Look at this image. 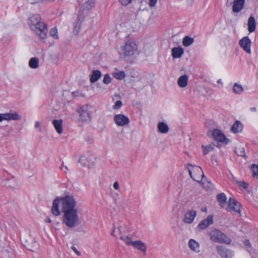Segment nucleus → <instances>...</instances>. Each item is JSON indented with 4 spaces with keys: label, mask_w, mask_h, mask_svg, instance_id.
Wrapping results in <instances>:
<instances>
[{
    "label": "nucleus",
    "mask_w": 258,
    "mask_h": 258,
    "mask_svg": "<svg viewBox=\"0 0 258 258\" xmlns=\"http://www.w3.org/2000/svg\"><path fill=\"white\" fill-rule=\"evenodd\" d=\"M188 170L190 177L195 181L200 182L204 176L202 169L199 166H193L189 164Z\"/></svg>",
    "instance_id": "nucleus-6"
},
{
    "label": "nucleus",
    "mask_w": 258,
    "mask_h": 258,
    "mask_svg": "<svg viewBox=\"0 0 258 258\" xmlns=\"http://www.w3.org/2000/svg\"><path fill=\"white\" fill-rule=\"evenodd\" d=\"M113 186L115 189H118L119 187L118 182L117 181H115L113 183Z\"/></svg>",
    "instance_id": "nucleus-45"
},
{
    "label": "nucleus",
    "mask_w": 258,
    "mask_h": 258,
    "mask_svg": "<svg viewBox=\"0 0 258 258\" xmlns=\"http://www.w3.org/2000/svg\"><path fill=\"white\" fill-rule=\"evenodd\" d=\"M64 168H65V169H66V170H64V172L66 173V172H67V170H69V168H68V166H65Z\"/></svg>",
    "instance_id": "nucleus-53"
},
{
    "label": "nucleus",
    "mask_w": 258,
    "mask_h": 258,
    "mask_svg": "<svg viewBox=\"0 0 258 258\" xmlns=\"http://www.w3.org/2000/svg\"><path fill=\"white\" fill-rule=\"evenodd\" d=\"M95 1L93 0H89L86 2L83 5V8L85 10H90L94 7Z\"/></svg>",
    "instance_id": "nucleus-32"
},
{
    "label": "nucleus",
    "mask_w": 258,
    "mask_h": 258,
    "mask_svg": "<svg viewBox=\"0 0 258 258\" xmlns=\"http://www.w3.org/2000/svg\"><path fill=\"white\" fill-rule=\"evenodd\" d=\"M81 23L79 21L77 22L74 26L73 32L75 35L78 34L81 29Z\"/></svg>",
    "instance_id": "nucleus-36"
},
{
    "label": "nucleus",
    "mask_w": 258,
    "mask_h": 258,
    "mask_svg": "<svg viewBox=\"0 0 258 258\" xmlns=\"http://www.w3.org/2000/svg\"><path fill=\"white\" fill-rule=\"evenodd\" d=\"M244 244L245 246H248L249 247H251V244H250V241L248 240H245L244 241Z\"/></svg>",
    "instance_id": "nucleus-47"
},
{
    "label": "nucleus",
    "mask_w": 258,
    "mask_h": 258,
    "mask_svg": "<svg viewBox=\"0 0 258 258\" xmlns=\"http://www.w3.org/2000/svg\"><path fill=\"white\" fill-rule=\"evenodd\" d=\"M255 20L253 16H250L248 20V30L249 32L254 31L255 29Z\"/></svg>",
    "instance_id": "nucleus-24"
},
{
    "label": "nucleus",
    "mask_w": 258,
    "mask_h": 258,
    "mask_svg": "<svg viewBox=\"0 0 258 258\" xmlns=\"http://www.w3.org/2000/svg\"><path fill=\"white\" fill-rule=\"evenodd\" d=\"M133 246L142 251L145 255L146 254V246L140 240L135 241L133 242Z\"/></svg>",
    "instance_id": "nucleus-19"
},
{
    "label": "nucleus",
    "mask_w": 258,
    "mask_h": 258,
    "mask_svg": "<svg viewBox=\"0 0 258 258\" xmlns=\"http://www.w3.org/2000/svg\"><path fill=\"white\" fill-rule=\"evenodd\" d=\"M235 152L239 156L244 157L245 156V151L243 147H239L236 148Z\"/></svg>",
    "instance_id": "nucleus-35"
},
{
    "label": "nucleus",
    "mask_w": 258,
    "mask_h": 258,
    "mask_svg": "<svg viewBox=\"0 0 258 258\" xmlns=\"http://www.w3.org/2000/svg\"><path fill=\"white\" fill-rule=\"evenodd\" d=\"M120 239L124 241V242L126 243L127 245L132 244L133 245V242L134 241H132L131 240V238L127 236H121Z\"/></svg>",
    "instance_id": "nucleus-39"
},
{
    "label": "nucleus",
    "mask_w": 258,
    "mask_h": 258,
    "mask_svg": "<svg viewBox=\"0 0 258 258\" xmlns=\"http://www.w3.org/2000/svg\"><path fill=\"white\" fill-rule=\"evenodd\" d=\"M215 145L213 143H211L208 145L205 146H202V147L203 149V153L204 155L208 154L209 152L212 151L214 148Z\"/></svg>",
    "instance_id": "nucleus-31"
},
{
    "label": "nucleus",
    "mask_w": 258,
    "mask_h": 258,
    "mask_svg": "<svg viewBox=\"0 0 258 258\" xmlns=\"http://www.w3.org/2000/svg\"><path fill=\"white\" fill-rule=\"evenodd\" d=\"M10 187H15L14 186L10 185Z\"/></svg>",
    "instance_id": "nucleus-57"
},
{
    "label": "nucleus",
    "mask_w": 258,
    "mask_h": 258,
    "mask_svg": "<svg viewBox=\"0 0 258 258\" xmlns=\"http://www.w3.org/2000/svg\"><path fill=\"white\" fill-rule=\"evenodd\" d=\"M61 199V205H62V211L64 213L66 211L77 210L75 207L76 202L73 197L67 196Z\"/></svg>",
    "instance_id": "nucleus-5"
},
{
    "label": "nucleus",
    "mask_w": 258,
    "mask_h": 258,
    "mask_svg": "<svg viewBox=\"0 0 258 258\" xmlns=\"http://www.w3.org/2000/svg\"><path fill=\"white\" fill-rule=\"evenodd\" d=\"M194 38L186 36L183 38L182 44L184 46H188L194 42Z\"/></svg>",
    "instance_id": "nucleus-33"
},
{
    "label": "nucleus",
    "mask_w": 258,
    "mask_h": 258,
    "mask_svg": "<svg viewBox=\"0 0 258 258\" xmlns=\"http://www.w3.org/2000/svg\"><path fill=\"white\" fill-rule=\"evenodd\" d=\"M113 76L116 79L122 80L125 77V74L123 71H118L117 70L113 73Z\"/></svg>",
    "instance_id": "nucleus-30"
},
{
    "label": "nucleus",
    "mask_w": 258,
    "mask_h": 258,
    "mask_svg": "<svg viewBox=\"0 0 258 258\" xmlns=\"http://www.w3.org/2000/svg\"><path fill=\"white\" fill-rule=\"evenodd\" d=\"M62 223L69 228H74L79 224V218L78 210H71L63 213Z\"/></svg>",
    "instance_id": "nucleus-2"
},
{
    "label": "nucleus",
    "mask_w": 258,
    "mask_h": 258,
    "mask_svg": "<svg viewBox=\"0 0 258 258\" xmlns=\"http://www.w3.org/2000/svg\"><path fill=\"white\" fill-rule=\"evenodd\" d=\"M239 44L246 52L249 54L251 53V41L247 36L241 39L239 41Z\"/></svg>",
    "instance_id": "nucleus-11"
},
{
    "label": "nucleus",
    "mask_w": 258,
    "mask_h": 258,
    "mask_svg": "<svg viewBox=\"0 0 258 258\" xmlns=\"http://www.w3.org/2000/svg\"><path fill=\"white\" fill-rule=\"evenodd\" d=\"M217 250L219 254L223 258H227L228 255V250L224 247L219 245L216 247Z\"/></svg>",
    "instance_id": "nucleus-27"
},
{
    "label": "nucleus",
    "mask_w": 258,
    "mask_h": 258,
    "mask_svg": "<svg viewBox=\"0 0 258 258\" xmlns=\"http://www.w3.org/2000/svg\"><path fill=\"white\" fill-rule=\"evenodd\" d=\"M196 215L197 212L196 211L193 210L188 211L184 214L183 222L188 224L191 223L195 219Z\"/></svg>",
    "instance_id": "nucleus-13"
},
{
    "label": "nucleus",
    "mask_w": 258,
    "mask_h": 258,
    "mask_svg": "<svg viewBox=\"0 0 258 258\" xmlns=\"http://www.w3.org/2000/svg\"><path fill=\"white\" fill-rule=\"evenodd\" d=\"M111 80L112 79L110 75L108 74H106L104 76L103 82L105 84H109L110 83H111Z\"/></svg>",
    "instance_id": "nucleus-37"
},
{
    "label": "nucleus",
    "mask_w": 258,
    "mask_h": 258,
    "mask_svg": "<svg viewBox=\"0 0 258 258\" xmlns=\"http://www.w3.org/2000/svg\"><path fill=\"white\" fill-rule=\"evenodd\" d=\"M244 91L243 87L237 83H234L233 87V91L236 94H240Z\"/></svg>",
    "instance_id": "nucleus-29"
},
{
    "label": "nucleus",
    "mask_w": 258,
    "mask_h": 258,
    "mask_svg": "<svg viewBox=\"0 0 258 258\" xmlns=\"http://www.w3.org/2000/svg\"><path fill=\"white\" fill-rule=\"evenodd\" d=\"M114 230H113L112 231L111 233V234L112 235H113V236H114Z\"/></svg>",
    "instance_id": "nucleus-54"
},
{
    "label": "nucleus",
    "mask_w": 258,
    "mask_h": 258,
    "mask_svg": "<svg viewBox=\"0 0 258 258\" xmlns=\"http://www.w3.org/2000/svg\"><path fill=\"white\" fill-rule=\"evenodd\" d=\"M157 128L158 132L161 134H166L169 131L168 125L163 122H160L158 124Z\"/></svg>",
    "instance_id": "nucleus-25"
},
{
    "label": "nucleus",
    "mask_w": 258,
    "mask_h": 258,
    "mask_svg": "<svg viewBox=\"0 0 258 258\" xmlns=\"http://www.w3.org/2000/svg\"><path fill=\"white\" fill-rule=\"evenodd\" d=\"M251 169L253 170V176H258V165L256 164H252L251 166Z\"/></svg>",
    "instance_id": "nucleus-40"
},
{
    "label": "nucleus",
    "mask_w": 258,
    "mask_h": 258,
    "mask_svg": "<svg viewBox=\"0 0 258 258\" xmlns=\"http://www.w3.org/2000/svg\"><path fill=\"white\" fill-rule=\"evenodd\" d=\"M122 105V104L121 101H117L113 105V108L114 109H118L121 107Z\"/></svg>",
    "instance_id": "nucleus-41"
},
{
    "label": "nucleus",
    "mask_w": 258,
    "mask_h": 258,
    "mask_svg": "<svg viewBox=\"0 0 258 258\" xmlns=\"http://www.w3.org/2000/svg\"><path fill=\"white\" fill-rule=\"evenodd\" d=\"M239 185L242 186L244 189H247L248 187V184L244 181H238Z\"/></svg>",
    "instance_id": "nucleus-42"
},
{
    "label": "nucleus",
    "mask_w": 258,
    "mask_h": 258,
    "mask_svg": "<svg viewBox=\"0 0 258 258\" xmlns=\"http://www.w3.org/2000/svg\"><path fill=\"white\" fill-rule=\"evenodd\" d=\"M217 198L220 205L223 206V205L225 204L226 202V197L225 194L224 193H221L217 195Z\"/></svg>",
    "instance_id": "nucleus-34"
},
{
    "label": "nucleus",
    "mask_w": 258,
    "mask_h": 258,
    "mask_svg": "<svg viewBox=\"0 0 258 258\" xmlns=\"http://www.w3.org/2000/svg\"><path fill=\"white\" fill-rule=\"evenodd\" d=\"M213 216L209 215L206 219L203 220L198 225V227L200 229H205L208 227L210 224H212Z\"/></svg>",
    "instance_id": "nucleus-16"
},
{
    "label": "nucleus",
    "mask_w": 258,
    "mask_h": 258,
    "mask_svg": "<svg viewBox=\"0 0 258 258\" xmlns=\"http://www.w3.org/2000/svg\"><path fill=\"white\" fill-rule=\"evenodd\" d=\"M188 247L191 250L197 253H198L200 251V244L195 240L190 239L188 241Z\"/></svg>",
    "instance_id": "nucleus-18"
},
{
    "label": "nucleus",
    "mask_w": 258,
    "mask_h": 258,
    "mask_svg": "<svg viewBox=\"0 0 258 258\" xmlns=\"http://www.w3.org/2000/svg\"><path fill=\"white\" fill-rule=\"evenodd\" d=\"M121 5L123 6H127L132 0H119Z\"/></svg>",
    "instance_id": "nucleus-43"
},
{
    "label": "nucleus",
    "mask_w": 258,
    "mask_h": 258,
    "mask_svg": "<svg viewBox=\"0 0 258 258\" xmlns=\"http://www.w3.org/2000/svg\"><path fill=\"white\" fill-rule=\"evenodd\" d=\"M212 136L214 139L217 141L224 142L226 144L229 142V140L227 139L223 133L219 130H214L212 132Z\"/></svg>",
    "instance_id": "nucleus-12"
},
{
    "label": "nucleus",
    "mask_w": 258,
    "mask_h": 258,
    "mask_svg": "<svg viewBox=\"0 0 258 258\" xmlns=\"http://www.w3.org/2000/svg\"><path fill=\"white\" fill-rule=\"evenodd\" d=\"M40 126V123L39 121H35V127L38 128Z\"/></svg>",
    "instance_id": "nucleus-49"
},
{
    "label": "nucleus",
    "mask_w": 258,
    "mask_h": 258,
    "mask_svg": "<svg viewBox=\"0 0 258 258\" xmlns=\"http://www.w3.org/2000/svg\"><path fill=\"white\" fill-rule=\"evenodd\" d=\"M79 113V118L82 121L88 122L92 117V106L89 105H84L77 109Z\"/></svg>",
    "instance_id": "nucleus-4"
},
{
    "label": "nucleus",
    "mask_w": 258,
    "mask_h": 258,
    "mask_svg": "<svg viewBox=\"0 0 258 258\" xmlns=\"http://www.w3.org/2000/svg\"><path fill=\"white\" fill-rule=\"evenodd\" d=\"M217 83H218V84H220L221 86L223 85V83H222V81H221V79H219V80L217 81Z\"/></svg>",
    "instance_id": "nucleus-51"
},
{
    "label": "nucleus",
    "mask_w": 258,
    "mask_h": 258,
    "mask_svg": "<svg viewBox=\"0 0 258 258\" xmlns=\"http://www.w3.org/2000/svg\"><path fill=\"white\" fill-rule=\"evenodd\" d=\"M61 204V199L56 198L53 201L51 208L52 214L55 216H58L60 214L59 205Z\"/></svg>",
    "instance_id": "nucleus-14"
},
{
    "label": "nucleus",
    "mask_w": 258,
    "mask_h": 258,
    "mask_svg": "<svg viewBox=\"0 0 258 258\" xmlns=\"http://www.w3.org/2000/svg\"><path fill=\"white\" fill-rule=\"evenodd\" d=\"M72 249L73 250V251L78 255H81V252L78 251L77 250V249L75 247V246H73L72 247Z\"/></svg>",
    "instance_id": "nucleus-46"
},
{
    "label": "nucleus",
    "mask_w": 258,
    "mask_h": 258,
    "mask_svg": "<svg viewBox=\"0 0 258 258\" xmlns=\"http://www.w3.org/2000/svg\"><path fill=\"white\" fill-rule=\"evenodd\" d=\"M114 121L118 126H122L127 125L130 122L129 118L121 114H116L114 116Z\"/></svg>",
    "instance_id": "nucleus-10"
},
{
    "label": "nucleus",
    "mask_w": 258,
    "mask_h": 258,
    "mask_svg": "<svg viewBox=\"0 0 258 258\" xmlns=\"http://www.w3.org/2000/svg\"><path fill=\"white\" fill-rule=\"evenodd\" d=\"M188 83V77L187 75H184L180 76L177 80V84L181 88H184L187 85Z\"/></svg>",
    "instance_id": "nucleus-22"
},
{
    "label": "nucleus",
    "mask_w": 258,
    "mask_h": 258,
    "mask_svg": "<svg viewBox=\"0 0 258 258\" xmlns=\"http://www.w3.org/2000/svg\"><path fill=\"white\" fill-rule=\"evenodd\" d=\"M242 130V125L239 121H236L232 126L231 131L234 133H237L241 132Z\"/></svg>",
    "instance_id": "nucleus-26"
},
{
    "label": "nucleus",
    "mask_w": 258,
    "mask_h": 258,
    "mask_svg": "<svg viewBox=\"0 0 258 258\" xmlns=\"http://www.w3.org/2000/svg\"><path fill=\"white\" fill-rule=\"evenodd\" d=\"M157 2V0H149V5L151 7H153L156 5Z\"/></svg>",
    "instance_id": "nucleus-44"
},
{
    "label": "nucleus",
    "mask_w": 258,
    "mask_h": 258,
    "mask_svg": "<svg viewBox=\"0 0 258 258\" xmlns=\"http://www.w3.org/2000/svg\"><path fill=\"white\" fill-rule=\"evenodd\" d=\"M171 52L173 58H180L183 53V49L181 47H173Z\"/></svg>",
    "instance_id": "nucleus-21"
},
{
    "label": "nucleus",
    "mask_w": 258,
    "mask_h": 258,
    "mask_svg": "<svg viewBox=\"0 0 258 258\" xmlns=\"http://www.w3.org/2000/svg\"><path fill=\"white\" fill-rule=\"evenodd\" d=\"M210 239L216 242L228 243L230 242V239L221 231L216 229L210 230L208 232Z\"/></svg>",
    "instance_id": "nucleus-3"
},
{
    "label": "nucleus",
    "mask_w": 258,
    "mask_h": 258,
    "mask_svg": "<svg viewBox=\"0 0 258 258\" xmlns=\"http://www.w3.org/2000/svg\"><path fill=\"white\" fill-rule=\"evenodd\" d=\"M5 120H18L21 118V116L16 112L12 113H4Z\"/></svg>",
    "instance_id": "nucleus-17"
},
{
    "label": "nucleus",
    "mask_w": 258,
    "mask_h": 258,
    "mask_svg": "<svg viewBox=\"0 0 258 258\" xmlns=\"http://www.w3.org/2000/svg\"><path fill=\"white\" fill-rule=\"evenodd\" d=\"M28 248H29L30 250H31V251H34V250L31 249V248L30 247H28Z\"/></svg>",
    "instance_id": "nucleus-55"
},
{
    "label": "nucleus",
    "mask_w": 258,
    "mask_h": 258,
    "mask_svg": "<svg viewBox=\"0 0 258 258\" xmlns=\"http://www.w3.org/2000/svg\"><path fill=\"white\" fill-rule=\"evenodd\" d=\"M46 222L50 223L51 222V219L49 218H46L45 220Z\"/></svg>",
    "instance_id": "nucleus-52"
},
{
    "label": "nucleus",
    "mask_w": 258,
    "mask_h": 258,
    "mask_svg": "<svg viewBox=\"0 0 258 258\" xmlns=\"http://www.w3.org/2000/svg\"><path fill=\"white\" fill-rule=\"evenodd\" d=\"M50 34L51 36L53 37L55 39H57L58 38L57 35V30L56 28H52L50 31Z\"/></svg>",
    "instance_id": "nucleus-38"
},
{
    "label": "nucleus",
    "mask_w": 258,
    "mask_h": 258,
    "mask_svg": "<svg viewBox=\"0 0 258 258\" xmlns=\"http://www.w3.org/2000/svg\"><path fill=\"white\" fill-rule=\"evenodd\" d=\"M250 110L251 111L255 112L256 111V108L255 107L250 108Z\"/></svg>",
    "instance_id": "nucleus-50"
},
{
    "label": "nucleus",
    "mask_w": 258,
    "mask_h": 258,
    "mask_svg": "<svg viewBox=\"0 0 258 258\" xmlns=\"http://www.w3.org/2000/svg\"><path fill=\"white\" fill-rule=\"evenodd\" d=\"M29 25L31 30L39 37L45 39L47 33L46 24L41 21V17L38 15H34L30 18Z\"/></svg>",
    "instance_id": "nucleus-1"
},
{
    "label": "nucleus",
    "mask_w": 258,
    "mask_h": 258,
    "mask_svg": "<svg viewBox=\"0 0 258 258\" xmlns=\"http://www.w3.org/2000/svg\"><path fill=\"white\" fill-rule=\"evenodd\" d=\"M252 258H253V257H252Z\"/></svg>",
    "instance_id": "nucleus-59"
},
{
    "label": "nucleus",
    "mask_w": 258,
    "mask_h": 258,
    "mask_svg": "<svg viewBox=\"0 0 258 258\" xmlns=\"http://www.w3.org/2000/svg\"><path fill=\"white\" fill-rule=\"evenodd\" d=\"M79 162L84 166L92 167L94 164V157L91 155H83L80 156Z\"/></svg>",
    "instance_id": "nucleus-8"
},
{
    "label": "nucleus",
    "mask_w": 258,
    "mask_h": 258,
    "mask_svg": "<svg viewBox=\"0 0 258 258\" xmlns=\"http://www.w3.org/2000/svg\"><path fill=\"white\" fill-rule=\"evenodd\" d=\"M75 92H72V94L73 95H75Z\"/></svg>",
    "instance_id": "nucleus-56"
},
{
    "label": "nucleus",
    "mask_w": 258,
    "mask_h": 258,
    "mask_svg": "<svg viewBox=\"0 0 258 258\" xmlns=\"http://www.w3.org/2000/svg\"><path fill=\"white\" fill-rule=\"evenodd\" d=\"M101 72L99 70H94L93 71L92 75L90 78V81L92 83L97 82L101 77Z\"/></svg>",
    "instance_id": "nucleus-23"
},
{
    "label": "nucleus",
    "mask_w": 258,
    "mask_h": 258,
    "mask_svg": "<svg viewBox=\"0 0 258 258\" xmlns=\"http://www.w3.org/2000/svg\"><path fill=\"white\" fill-rule=\"evenodd\" d=\"M137 49V45L133 41L127 42L124 46L122 54L124 56L133 55Z\"/></svg>",
    "instance_id": "nucleus-7"
},
{
    "label": "nucleus",
    "mask_w": 258,
    "mask_h": 258,
    "mask_svg": "<svg viewBox=\"0 0 258 258\" xmlns=\"http://www.w3.org/2000/svg\"><path fill=\"white\" fill-rule=\"evenodd\" d=\"M244 0H234L232 7V11L234 13L239 12L243 8Z\"/></svg>",
    "instance_id": "nucleus-15"
},
{
    "label": "nucleus",
    "mask_w": 258,
    "mask_h": 258,
    "mask_svg": "<svg viewBox=\"0 0 258 258\" xmlns=\"http://www.w3.org/2000/svg\"><path fill=\"white\" fill-rule=\"evenodd\" d=\"M29 66L32 69H37L39 67V59L37 57L31 58L29 62Z\"/></svg>",
    "instance_id": "nucleus-28"
},
{
    "label": "nucleus",
    "mask_w": 258,
    "mask_h": 258,
    "mask_svg": "<svg viewBox=\"0 0 258 258\" xmlns=\"http://www.w3.org/2000/svg\"><path fill=\"white\" fill-rule=\"evenodd\" d=\"M5 120L4 113H0V122Z\"/></svg>",
    "instance_id": "nucleus-48"
},
{
    "label": "nucleus",
    "mask_w": 258,
    "mask_h": 258,
    "mask_svg": "<svg viewBox=\"0 0 258 258\" xmlns=\"http://www.w3.org/2000/svg\"><path fill=\"white\" fill-rule=\"evenodd\" d=\"M252 258H253V257H252Z\"/></svg>",
    "instance_id": "nucleus-58"
},
{
    "label": "nucleus",
    "mask_w": 258,
    "mask_h": 258,
    "mask_svg": "<svg viewBox=\"0 0 258 258\" xmlns=\"http://www.w3.org/2000/svg\"><path fill=\"white\" fill-rule=\"evenodd\" d=\"M52 124L58 134H61L62 133V120L61 119H54L52 121Z\"/></svg>",
    "instance_id": "nucleus-20"
},
{
    "label": "nucleus",
    "mask_w": 258,
    "mask_h": 258,
    "mask_svg": "<svg viewBox=\"0 0 258 258\" xmlns=\"http://www.w3.org/2000/svg\"><path fill=\"white\" fill-rule=\"evenodd\" d=\"M240 205L234 199L230 198L228 202V206L226 208L227 211H234L236 213L240 214Z\"/></svg>",
    "instance_id": "nucleus-9"
}]
</instances>
